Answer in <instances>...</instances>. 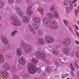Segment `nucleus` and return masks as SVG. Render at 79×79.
Instances as JSON below:
<instances>
[{
  "mask_svg": "<svg viewBox=\"0 0 79 79\" xmlns=\"http://www.w3.org/2000/svg\"><path fill=\"white\" fill-rule=\"evenodd\" d=\"M52 14H48L43 19V24L45 26L49 27L51 29H56L58 28V25L56 21H52L53 17Z\"/></svg>",
  "mask_w": 79,
  "mask_h": 79,
  "instance_id": "obj_1",
  "label": "nucleus"
},
{
  "mask_svg": "<svg viewBox=\"0 0 79 79\" xmlns=\"http://www.w3.org/2000/svg\"><path fill=\"white\" fill-rule=\"evenodd\" d=\"M32 63L30 62L27 66V69L29 73L30 74H35L37 71L36 64H37V60L36 58H33L32 59Z\"/></svg>",
  "mask_w": 79,
  "mask_h": 79,
  "instance_id": "obj_2",
  "label": "nucleus"
},
{
  "mask_svg": "<svg viewBox=\"0 0 79 79\" xmlns=\"http://www.w3.org/2000/svg\"><path fill=\"white\" fill-rule=\"evenodd\" d=\"M10 19H13L12 25L15 26H20L21 23L19 20H17L18 18L17 16L15 15H12L10 18Z\"/></svg>",
  "mask_w": 79,
  "mask_h": 79,
  "instance_id": "obj_3",
  "label": "nucleus"
},
{
  "mask_svg": "<svg viewBox=\"0 0 79 79\" xmlns=\"http://www.w3.org/2000/svg\"><path fill=\"white\" fill-rule=\"evenodd\" d=\"M36 56L38 59L44 60L46 58V56L44 52L42 51H38L36 53Z\"/></svg>",
  "mask_w": 79,
  "mask_h": 79,
  "instance_id": "obj_4",
  "label": "nucleus"
},
{
  "mask_svg": "<svg viewBox=\"0 0 79 79\" xmlns=\"http://www.w3.org/2000/svg\"><path fill=\"white\" fill-rule=\"evenodd\" d=\"M71 40L69 37L66 38L62 42V44L64 46L66 47L69 46L71 44Z\"/></svg>",
  "mask_w": 79,
  "mask_h": 79,
  "instance_id": "obj_5",
  "label": "nucleus"
},
{
  "mask_svg": "<svg viewBox=\"0 0 79 79\" xmlns=\"http://www.w3.org/2000/svg\"><path fill=\"white\" fill-rule=\"evenodd\" d=\"M27 26V28L26 30V32H27V33H28L30 31V32H31L33 35H35V32L34 30V29L32 28L31 25L30 24H28Z\"/></svg>",
  "mask_w": 79,
  "mask_h": 79,
  "instance_id": "obj_6",
  "label": "nucleus"
},
{
  "mask_svg": "<svg viewBox=\"0 0 79 79\" xmlns=\"http://www.w3.org/2000/svg\"><path fill=\"white\" fill-rule=\"evenodd\" d=\"M45 40L46 42L49 44H51V43L53 42L54 40H55L54 37L49 36H46Z\"/></svg>",
  "mask_w": 79,
  "mask_h": 79,
  "instance_id": "obj_7",
  "label": "nucleus"
},
{
  "mask_svg": "<svg viewBox=\"0 0 79 79\" xmlns=\"http://www.w3.org/2000/svg\"><path fill=\"white\" fill-rule=\"evenodd\" d=\"M32 50V47L31 46L26 45L25 47V52L26 54H29Z\"/></svg>",
  "mask_w": 79,
  "mask_h": 79,
  "instance_id": "obj_8",
  "label": "nucleus"
},
{
  "mask_svg": "<svg viewBox=\"0 0 79 79\" xmlns=\"http://www.w3.org/2000/svg\"><path fill=\"white\" fill-rule=\"evenodd\" d=\"M33 6H30L27 9V13L28 15L31 16L33 14V10H32Z\"/></svg>",
  "mask_w": 79,
  "mask_h": 79,
  "instance_id": "obj_9",
  "label": "nucleus"
},
{
  "mask_svg": "<svg viewBox=\"0 0 79 79\" xmlns=\"http://www.w3.org/2000/svg\"><path fill=\"white\" fill-rule=\"evenodd\" d=\"M2 68L4 70L6 71H8L10 69V65L7 63H4L2 65Z\"/></svg>",
  "mask_w": 79,
  "mask_h": 79,
  "instance_id": "obj_10",
  "label": "nucleus"
},
{
  "mask_svg": "<svg viewBox=\"0 0 79 79\" xmlns=\"http://www.w3.org/2000/svg\"><path fill=\"white\" fill-rule=\"evenodd\" d=\"M29 19L26 16H24L22 18V21L24 24H27L29 22Z\"/></svg>",
  "mask_w": 79,
  "mask_h": 79,
  "instance_id": "obj_11",
  "label": "nucleus"
},
{
  "mask_svg": "<svg viewBox=\"0 0 79 79\" xmlns=\"http://www.w3.org/2000/svg\"><path fill=\"white\" fill-rule=\"evenodd\" d=\"M19 61L21 64L24 65L26 64V61L25 58L23 56H22L20 59L19 60Z\"/></svg>",
  "mask_w": 79,
  "mask_h": 79,
  "instance_id": "obj_12",
  "label": "nucleus"
},
{
  "mask_svg": "<svg viewBox=\"0 0 79 79\" xmlns=\"http://www.w3.org/2000/svg\"><path fill=\"white\" fill-rule=\"evenodd\" d=\"M1 39L3 43L4 44H5V45H7V44H8V43H9V41L7 40V39H6V37H5V36L4 35H2Z\"/></svg>",
  "mask_w": 79,
  "mask_h": 79,
  "instance_id": "obj_13",
  "label": "nucleus"
},
{
  "mask_svg": "<svg viewBox=\"0 0 79 79\" xmlns=\"http://www.w3.org/2000/svg\"><path fill=\"white\" fill-rule=\"evenodd\" d=\"M23 38L26 40H30L31 39V34L29 33H27L23 35Z\"/></svg>",
  "mask_w": 79,
  "mask_h": 79,
  "instance_id": "obj_14",
  "label": "nucleus"
},
{
  "mask_svg": "<svg viewBox=\"0 0 79 79\" xmlns=\"http://www.w3.org/2000/svg\"><path fill=\"white\" fill-rule=\"evenodd\" d=\"M32 27L36 30H37L39 28V24L38 23H37L36 22H34L32 24Z\"/></svg>",
  "mask_w": 79,
  "mask_h": 79,
  "instance_id": "obj_15",
  "label": "nucleus"
},
{
  "mask_svg": "<svg viewBox=\"0 0 79 79\" xmlns=\"http://www.w3.org/2000/svg\"><path fill=\"white\" fill-rule=\"evenodd\" d=\"M33 21L35 23H40V19L39 18L35 17L34 15L32 17Z\"/></svg>",
  "mask_w": 79,
  "mask_h": 79,
  "instance_id": "obj_16",
  "label": "nucleus"
},
{
  "mask_svg": "<svg viewBox=\"0 0 79 79\" xmlns=\"http://www.w3.org/2000/svg\"><path fill=\"white\" fill-rule=\"evenodd\" d=\"M48 14H52L51 16L52 17H53V18H54H54H58V17H59L58 14L56 12H54V13L53 14L51 13H47L46 14V15H47V16Z\"/></svg>",
  "mask_w": 79,
  "mask_h": 79,
  "instance_id": "obj_17",
  "label": "nucleus"
},
{
  "mask_svg": "<svg viewBox=\"0 0 79 79\" xmlns=\"http://www.w3.org/2000/svg\"><path fill=\"white\" fill-rule=\"evenodd\" d=\"M63 50L64 54H65V55H68L70 52V49L67 47L64 48Z\"/></svg>",
  "mask_w": 79,
  "mask_h": 79,
  "instance_id": "obj_18",
  "label": "nucleus"
},
{
  "mask_svg": "<svg viewBox=\"0 0 79 79\" xmlns=\"http://www.w3.org/2000/svg\"><path fill=\"white\" fill-rule=\"evenodd\" d=\"M2 75H3L6 78H8L9 77V74L5 70H2Z\"/></svg>",
  "mask_w": 79,
  "mask_h": 79,
  "instance_id": "obj_19",
  "label": "nucleus"
},
{
  "mask_svg": "<svg viewBox=\"0 0 79 79\" xmlns=\"http://www.w3.org/2000/svg\"><path fill=\"white\" fill-rule=\"evenodd\" d=\"M22 54H23V52L21 49L19 48H18L17 49V55L20 56L22 55Z\"/></svg>",
  "mask_w": 79,
  "mask_h": 79,
  "instance_id": "obj_20",
  "label": "nucleus"
},
{
  "mask_svg": "<svg viewBox=\"0 0 79 79\" xmlns=\"http://www.w3.org/2000/svg\"><path fill=\"white\" fill-rule=\"evenodd\" d=\"M38 42L39 44L40 45H44V44H45V41L42 39H39Z\"/></svg>",
  "mask_w": 79,
  "mask_h": 79,
  "instance_id": "obj_21",
  "label": "nucleus"
},
{
  "mask_svg": "<svg viewBox=\"0 0 79 79\" xmlns=\"http://www.w3.org/2000/svg\"><path fill=\"white\" fill-rule=\"evenodd\" d=\"M50 10L51 12H54L56 11V9H55V6L54 5H52L50 8Z\"/></svg>",
  "mask_w": 79,
  "mask_h": 79,
  "instance_id": "obj_22",
  "label": "nucleus"
},
{
  "mask_svg": "<svg viewBox=\"0 0 79 79\" xmlns=\"http://www.w3.org/2000/svg\"><path fill=\"white\" fill-rule=\"evenodd\" d=\"M52 70V68L51 67H50L49 65L47 66L46 69V71L48 73H51Z\"/></svg>",
  "mask_w": 79,
  "mask_h": 79,
  "instance_id": "obj_23",
  "label": "nucleus"
},
{
  "mask_svg": "<svg viewBox=\"0 0 79 79\" xmlns=\"http://www.w3.org/2000/svg\"><path fill=\"white\" fill-rule=\"evenodd\" d=\"M38 10L41 15H43V14H44V9L42 7H39L38 9Z\"/></svg>",
  "mask_w": 79,
  "mask_h": 79,
  "instance_id": "obj_24",
  "label": "nucleus"
},
{
  "mask_svg": "<svg viewBox=\"0 0 79 79\" xmlns=\"http://www.w3.org/2000/svg\"><path fill=\"white\" fill-rule=\"evenodd\" d=\"M20 46L23 48H24L25 47V46H26V44H25V43L23 41H22L20 44Z\"/></svg>",
  "mask_w": 79,
  "mask_h": 79,
  "instance_id": "obj_25",
  "label": "nucleus"
},
{
  "mask_svg": "<svg viewBox=\"0 0 79 79\" xmlns=\"http://www.w3.org/2000/svg\"><path fill=\"white\" fill-rule=\"evenodd\" d=\"M4 61L5 60L3 56H0V63H4Z\"/></svg>",
  "mask_w": 79,
  "mask_h": 79,
  "instance_id": "obj_26",
  "label": "nucleus"
},
{
  "mask_svg": "<svg viewBox=\"0 0 79 79\" xmlns=\"http://www.w3.org/2000/svg\"><path fill=\"white\" fill-rule=\"evenodd\" d=\"M15 10L16 12L17 13H19V12H20L21 11V9H20V8L18 7H16L15 9Z\"/></svg>",
  "mask_w": 79,
  "mask_h": 79,
  "instance_id": "obj_27",
  "label": "nucleus"
},
{
  "mask_svg": "<svg viewBox=\"0 0 79 79\" xmlns=\"http://www.w3.org/2000/svg\"><path fill=\"white\" fill-rule=\"evenodd\" d=\"M18 32V31L17 30L14 31L11 33V35L13 37H14L15 35V34Z\"/></svg>",
  "mask_w": 79,
  "mask_h": 79,
  "instance_id": "obj_28",
  "label": "nucleus"
},
{
  "mask_svg": "<svg viewBox=\"0 0 79 79\" xmlns=\"http://www.w3.org/2000/svg\"><path fill=\"white\" fill-rule=\"evenodd\" d=\"M11 70L12 72H15L16 70L15 66H13L12 67L11 69Z\"/></svg>",
  "mask_w": 79,
  "mask_h": 79,
  "instance_id": "obj_29",
  "label": "nucleus"
},
{
  "mask_svg": "<svg viewBox=\"0 0 79 79\" xmlns=\"http://www.w3.org/2000/svg\"><path fill=\"white\" fill-rule=\"evenodd\" d=\"M5 4L4 2L0 1V9L2 8L3 6Z\"/></svg>",
  "mask_w": 79,
  "mask_h": 79,
  "instance_id": "obj_30",
  "label": "nucleus"
},
{
  "mask_svg": "<svg viewBox=\"0 0 79 79\" xmlns=\"http://www.w3.org/2000/svg\"><path fill=\"white\" fill-rule=\"evenodd\" d=\"M74 65L76 68H79V66L77 64V61H76L74 64Z\"/></svg>",
  "mask_w": 79,
  "mask_h": 79,
  "instance_id": "obj_31",
  "label": "nucleus"
},
{
  "mask_svg": "<svg viewBox=\"0 0 79 79\" xmlns=\"http://www.w3.org/2000/svg\"><path fill=\"white\" fill-rule=\"evenodd\" d=\"M69 30L72 32V34H74V32L73 31V27H69Z\"/></svg>",
  "mask_w": 79,
  "mask_h": 79,
  "instance_id": "obj_32",
  "label": "nucleus"
},
{
  "mask_svg": "<svg viewBox=\"0 0 79 79\" xmlns=\"http://www.w3.org/2000/svg\"><path fill=\"white\" fill-rule=\"evenodd\" d=\"M53 53L54 55H58L59 53V51L57 50H54L53 51Z\"/></svg>",
  "mask_w": 79,
  "mask_h": 79,
  "instance_id": "obj_33",
  "label": "nucleus"
},
{
  "mask_svg": "<svg viewBox=\"0 0 79 79\" xmlns=\"http://www.w3.org/2000/svg\"><path fill=\"white\" fill-rule=\"evenodd\" d=\"M30 76L27 73L25 74L24 75V76H23V77H24V78H29V77Z\"/></svg>",
  "mask_w": 79,
  "mask_h": 79,
  "instance_id": "obj_34",
  "label": "nucleus"
},
{
  "mask_svg": "<svg viewBox=\"0 0 79 79\" xmlns=\"http://www.w3.org/2000/svg\"><path fill=\"white\" fill-rule=\"evenodd\" d=\"M8 2L9 4H13L15 2V0H8Z\"/></svg>",
  "mask_w": 79,
  "mask_h": 79,
  "instance_id": "obj_35",
  "label": "nucleus"
},
{
  "mask_svg": "<svg viewBox=\"0 0 79 79\" xmlns=\"http://www.w3.org/2000/svg\"><path fill=\"white\" fill-rule=\"evenodd\" d=\"M76 55L77 58H79V50L77 51L76 52Z\"/></svg>",
  "mask_w": 79,
  "mask_h": 79,
  "instance_id": "obj_36",
  "label": "nucleus"
},
{
  "mask_svg": "<svg viewBox=\"0 0 79 79\" xmlns=\"http://www.w3.org/2000/svg\"><path fill=\"white\" fill-rule=\"evenodd\" d=\"M44 62L46 64H49L50 63V61L47 59H44Z\"/></svg>",
  "mask_w": 79,
  "mask_h": 79,
  "instance_id": "obj_37",
  "label": "nucleus"
},
{
  "mask_svg": "<svg viewBox=\"0 0 79 79\" xmlns=\"http://www.w3.org/2000/svg\"><path fill=\"white\" fill-rule=\"evenodd\" d=\"M27 3H31L32 2V0H25Z\"/></svg>",
  "mask_w": 79,
  "mask_h": 79,
  "instance_id": "obj_38",
  "label": "nucleus"
},
{
  "mask_svg": "<svg viewBox=\"0 0 79 79\" xmlns=\"http://www.w3.org/2000/svg\"><path fill=\"white\" fill-rule=\"evenodd\" d=\"M70 68L73 71H74V68L73 67V64H70Z\"/></svg>",
  "mask_w": 79,
  "mask_h": 79,
  "instance_id": "obj_39",
  "label": "nucleus"
},
{
  "mask_svg": "<svg viewBox=\"0 0 79 79\" xmlns=\"http://www.w3.org/2000/svg\"><path fill=\"white\" fill-rule=\"evenodd\" d=\"M65 10L66 11V13H69V7H67L65 8Z\"/></svg>",
  "mask_w": 79,
  "mask_h": 79,
  "instance_id": "obj_40",
  "label": "nucleus"
},
{
  "mask_svg": "<svg viewBox=\"0 0 79 79\" xmlns=\"http://www.w3.org/2000/svg\"><path fill=\"white\" fill-rule=\"evenodd\" d=\"M64 24L67 26H68V23L66 20H64Z\"/></svg>",
  "mask_w": 79,
  "mask_h": 79,
  "instance_id": "obj_41",
  "label": "nucleus"
},
{
  "mask_svg": "<svg viewBox=\"0 0 79 79\" xmlns=\"http://www.w3.org/2000/svg\"><path fill=\"white\" fill-rule=\"evenodd\" d=\"M54 64L56 65V66H58V64H59L58 62L57 61H54Z\"/></svg>",
  "mask_w": 79,
  "mask_h": 79,
  "instance_id": "obj_42",
  "label": "nucleus"
},
{
  "mask_svg": "<svg viewBox=\"0 0 79 79\" xmlns=\"http://www.w3.org/2000/svg\"><path fill=\"white\" fill-rule=\"evenodd\" d=\"M38 32L39 34H40V35H41V34H42V31L41 30H38Z\"/></svg>",
  "mask_w": 79,
  "mask_h": 79,
  "instance_id": "obj_43",
  "label": "nucleus"
},
{
  "mask_svg": "<svg viewBox=\"0 0 79 79\" xmlns=\"http://www.w3.org/2000/svg\"><path fill=\"white\" fill-rule=\"evenodd\" d=\"M75 12L76 15H78V14H77V13H78V12H79V11L77 9H75Z\"/></svg>",
  "mask_w": 79,
  "mask_h": 79,
  "instance_id": "obj_44",
  "label": "nucleus"
},
{
  "mask_svg": "<svg viewBox=\"0 0 79 79\" xmlns=\"http://www.w3.org/2000/svg\"><path fill=\"white\" fill-rule=\"evenodd\" d=\"M69 9L71 10H73V5H72V4H71V5L69 6Z\"/></svg>",
  "mask_w": 79,
  "mask_h": 79,
  "instance_id": "obj_45",
  "label": "nucleus"
},
{
  "mask_svg": "<svg viewBox=\"0 0 79 79\" xmlns=\"http://www.w3.org/2000/svg\"><path fill=\"white\" fill-rule=\"evenodd\" d=\"M19 78L18 77H17V75H14L13 77V78L14 79H18Z\"/></svg>",
  "mask_w": 79,
  "mask_h": 79,
  "instance_id": "obj_46",
  "label": "nucleus"
},
{
  "mask_svg": "<svg viewBox=\"0 0 79 79\" xmlns=\"http://www.w3.org/2000/svg\"><path fill=\"white\" fill-rule=\"evenodd\" d=\"M17 2L18 3H19L21 4V3H22V1L21 0H16Z\"/></svg>",
  "mask_w": 79,
  "mask_h": 79,
  "instance_id": "obj_47",
  "label": "nucleus"
},
{
  "mask_svg": "<svg viewBox=\"0 0 79 79\" xmlns=\"http://www.w3.org/2000/svg\"><path fill=\"white\" fill-rule=\"evenodd\" d=\"M19 13V16H20V17H22L23 16V13H22V12L20 11Z\"/></svg>",
  "mask_w": 79,
  "mask_h": 79,
  "instance_id": "obj_48",
  "label": "nucleus"
},
{
  "mask_svg": "<svg viewBox=\"0 0 79 79\" xmlns=\"http://www.w3.org/2000/svg\"><path fill=\"white\" fill-rule=\"evenodd\" d=\"M64 3L65 5H68V2L66 1H64Z\"/></svg>",
  "mask_w": 79,
  "mask_h": 79,
  "instance_id": "obj_49",
  "label": "nucleus"
},
{
  "mask_svg": "<svg viewBox=\"0 0 79 79\" xmlns=\"http://www.w3.org/2000/svg\"><path fill=\"white\" fill-rule=\"evenodd\" d=\"M75 33H76V35H77V37H78L79 38V33L77 31H75Z\"/></svg>",
  "mask_w": 79,
  "mask_h": 79,
  "instance_id": "obj_50",
  "label": "nucleus"
},
{
  "mask_svg": "<svg viewBox=\"0 0 79 79\" xmlns=\"http://www.w3.org/2000/svg\"><path fill=\"white\" fill-rule=\"evenodd\" d=\"M77 0H73V2H72V4H75L76 2H77Z\"/></svg>",
  "mask_w": 79,
  "mask_h": 79,
  "instance_id": "obj_51",
  "label": "nucleus"
},
{
  "mask_svg": "<svg viewBox=\"0 0 79 79\" xmlns=\"http://www.w3.org/2000/svg\"><path fill=\"white\" fill-rule=\"evenodd\" d=\"M60 44H56V47L57 48H60Z\"/></svg>",
  "mask_w": 79,
  "mask_h": 79,
  "instance_id": "obj_52",
  "label": "nucleus"
},
{
  "mask_svg": "<svg viewBox=\"0 0 79 79\" xmlns=\"http://www.w3.org/2000/svg\"><path fill=\"white\" fill-rule=\"evenodd\" d=\"M37 70L38 72L39 73H40V71H41V69L38 68L37 69Z\"/></svg>",
  "mask_w": 79,
  "mask_h": 79,
  "instance_id": "obj_53",
  "label": "nucleus"
},
{
  "mask_svg": "<svg viewBox=\"0 0 79 79\" xmlns=\"http://www.w3.org/2000/svg\"><path fill=\"white\" fill-rule=\"evenodd\" d=\"M75 44H77V45H79V41L77 40H76L75 41Z\"/></svg>",
  "mask_w": 79,
  "mask_h": 79,
  "instance_id": "obj_54",
  "label": "nucleus"
},
{
  "mask_svg": "<svg viewBox=\"0 0 79 79\" xmlns=\"http://www.w3.org/2000/svg\"><path fill=\"white\" fill-rule=\"evenodd\" d=\"M74 26L75 27L76 29H77V30H79V28H78V27L76 25H74Z\"/></svg>",
  "mask_w": 79,
  "mask_h": 79,
  "instance_id": "obj_55",
  "label": "nucleus"
},
{
  "mask_svg": "<svg viewBox=\"0 0 79 79\" xmlns=\"http://www.w3.org/2000/svg\"><path fill=\"white\" fill-rule=\"evenodd\" d=\"M64 76H65V77H68V73H67L66 74H64Z\"/></svg>",
  "mask_w": 79,
  "mask_h": 79,
  "instance_id": "obj_56",
  "label": "nucleus"
},
{
  "mask_svg": "<svg viewBox=\"0 0 79 79\" xmlns=\"http://www.w3.org/2000/svg\"><path fill=\"white\" fill-rule=\"evenodd\" d=\"M62 78H63V79H64V78L65 77V76H64V75H63L61 76Z\"/></svg>",
  "mask_w": 79,
  "mask_h": 79,
  "instance_id": "obj_57",
  "label": "nucleus"
},
{
  "mask_svg": "<svg viewBox=\"0 0 79 79\" xmlns=\"http://www.w3.org/2000/svg\"><path fill=\"white\" fill-rule=\"evenodd\" d=\"M73 1L72 0H70V2L71 4L72 3H73Z\"/></svg>",
  "mask_w": 79,
  "mask_h": 79,
  "instance_id": "obj_58",
  "label": "nucleus"
},
{
  "mask_svg": "<svg viewBox=\"0 0 79 79\" xmlns=\"http://www.w3.org/2000/svg\"><path fill=\"white\" fill-rule=\"evenodd\" d=\"M44 1L45 2H48V1H49V0H44Z\"/></svg>",
  "mask_w": 79,
  "mask_h": 79,
  "instance_id": "obj_59",
  "label": "nucleus"
},
{
  "mask_svg": "<svg viewBox=\"0 0 79 79\" xmlns=\"http://www.w3.org/2000/svg\"><path fill=\"white\" fill-rule=\"evenodd\" d=\"M74 6H75V7H76L77 6V4H75L74 5Z\"/></svg>",
  "mask_w": 79,
  "mask_h": 79,
  "instance_id": "obj_60",
  "label": "nucleus"
},
{
  "mask_svg": "<svg viewBox=\"0 0 79 79\" xmlns=\"http://www.w3.org/2000/svg\"><path fill=\"white\" fill-rule=\"evenodd\" d=\"M1 73H2V69H1L0 68V74H1Z\"/></svg>",
  "mask_w": 79,
  "mask_h": 79,
  "instance_id": "obj_61",
  "label": "nucleus"
},
{
  "mask_svg": "<svg viewBox=\"0 0 79 79\" xmlns=\"http://www.w3.org/2000/svg\"><path fill=\"white\" fill-rule=\"evenodd\" d=\"M62 60H64V61H66V60H65L64 59H63Z\"/></svg>",
  "mask_w": 79,
  "mask_h": 79,
  "instance_id": "obj_62",
  "label": "nucleus"
},
{
  "mask_svg": "<svg viewBox=\"0 0 79 79\" xmlns=\"http://www.w3.org/2000/svg\"><path fill=\"white\" fill-rule=\"evenodd\" d=\"M77 23L78 24H79V21H78Z\"/></svg>",
  "mask_w": 79,
  "mask_h": 79,
  "instance_id": "obj_63",
  "label": "nucleus"
},
{
  "mask_svg": "<svg viewBox=\"0 0 79 79\" xmlns=\"http://www.w3.org/2000/svg\"><path fill=\"white\" fill-rule=\"evenodd\" d=\"M66 79H70V78H66Z\"/></svg>",
  "mask_w": 79,
  "mask_h": 79,
  "instance_id": "obj_64",
  "label": "nucleus"
}]
</instances>
